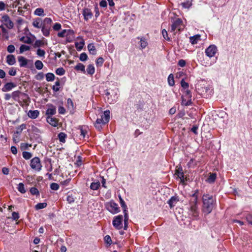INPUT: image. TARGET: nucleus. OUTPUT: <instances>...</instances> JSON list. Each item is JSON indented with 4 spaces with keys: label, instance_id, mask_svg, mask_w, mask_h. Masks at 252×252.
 Masks as SVG:
<instances>
[{
    "label": "nucleus",
    "instance_id": "1",
    "mask_svg": "<svg viewBox=\"0 0 252 252\" xmlns=\"http://www.w3.org/2000/svg\"><path fill=\"white\" fill-rule=\"evenodd\" d=\"M202 211L207 215L210 213L214 207V199L213 196L208 194H204L202 196Z\"/></svg>",
    "mask_w": 252,
    "mask_h": 252
},
{
    "label": "nucleus",
    "instance_id": "2",
    "mask_svg": "<svg viewBox=\"0 0 252 252\" xmlns=\"http://www.w3.org/2000/svg\"><path fill=\"white\" fill-rule=\"evenodd\" d=\"M123 216L120 215L113 218L112 224L113 226L118 230H120L123 228Z\"/></svg>",
    "mask_w": 252,
    "mask_h": 252
},
{
    "label": "nucleus",
    "instance_id": "3",
    "mask_svg": "<svg viewBox=\"0 0 252 252\" xmlns=\"http://www.w3.org/2000/svg\"><path fill=\"white\" fill-rule=\"evenodd\" d=\"M107 209L113 214L119 213L120 211L118 205L113 201H111L106 205Z\"/></svg>",
    "mask_w": 252,
    "mask_h": 252
},
{
    "label": "nucleus",
    "instance_id": "4",
    "mask_svg": "<svg viewBox=\"0 0 252 252\" xmlns=\"http://www.w3.org/2000/svg\"><path fill=\"white\" fill-rule=\"evenodd\" d=\"M30 166L32 169L39 171L42 167L39 158L34 157L32 158L31 160Z\"/></svg>",
    "mask_w": 252,
    "mask_h": 252
},
{
    "label": "nucleus",
    "instance_id": "5",
    "mask_svg": "<svg viewBox=\"0 0 252 252\" xmlns=\"http://www.w3.org/2000/svg\"><path fill=\"white\" fill-rule=\"evenodd\" d=\"M217 51V48L215 45L209 46L206 50V55L211 58L214 57Z\"/></svg>",
    "mask_w": 252,
    "mask_h": 252
},
{
    "label": "nucleus",
    "instance_id": "6",
    "mask_svg": "<svg viewBox=\"0 0 252 252\" xmlns=\"http://www.w3.org/2000/svg\"><path fill=\"white\" fill-rule=\"evenodd\" d=\"M183 25V21L180 18L176 19L171 25V31L174 32L176 29L181 31V26Z\"/></svg>",
    "mask_w": 252,
    "mask_h": 252
},
{
    "label": "nucleus",
    "instance_id": "7",
    "mask_svg": "<svg viewBox=\"0 0 252 252\" xmlns=\"http://www.w3.org/2000/svg\"><path fill=\"white\" fill-rule=\"evenodd\" d=\"M2 21L5 23V25L9 29H11L13 28L14 24L12 21L10 19L8 15H4L2 17Z\"/></svg>",
    "mask_w": 252,
    "mask_h": 252
},
{
    "label": "nucleus",
    "instance_id": "8",
    "mask_svg": "<svg viewBox=\"0 0 252 252\" xmlns=\"http://www.w3.org/2000/svg\"><path fill=\"white\" fill-rule=\"evenodd\" d=\"M82 14L84 16V20L86 21H88L91 19L93 16L91 10L88 8H84L82 11Z\"/></svg>",
    "mask_w": 252,
    "mask_h": 252
},
{
    "label": "nucleus",
    "instance_id": "9",
    "mask_svg": "<svg viewBox=\"0 0 252 252\" xmlns=\"http://www.w3.org/2000/svg\"><path fill=\"white\" fill-rule=\"evenodd\" d=\"M106 124V123L104 122L103 116H101V118H97L96 119L94 124V126L98 131H100L102 129V125H104Z\"/></svg>",
    "mask_w": 252,
    "mask_h": 252
},
{
    "label": "nucleus",
    "instance_id": "10",
    "mask_svg": "<svg viewBox=\"0 0 252 252\" xmlns=\"http://www.w3.org/2000/svg\"><path fill=\"white\" fill-rule=\"evenodd\" d=\"M175 175L177 176V177L180 179L181 182L184 183V174L183 171V168L180 166L175 170Z\"/></svg>",
    "mask_w": 252,
    "mask_h": 252
},
{
    "label": "nucleus",
    "instance_id": "11",
    "mask_svg": "<svg viewBox=\"0 0 252 252\" xmlns=\"http://www.w3.org/2000/svg\"><path fill=\"white\" fill-rule=\"evenodd\" d=\"M16 85L13 82H8L5 84L1 89L3 92H6L11 91L13 88H15Z\"/></svg>",
    "mask_w": 252,
    "mask_h": 252
},
{
    "label": "nucleus",
    "instance_id": "12",
    "mask_svg": "<svg viewBox=\"0 0 252 252\" xmlns=\"http://www.w3.org/2000/svg\"><path fill=\"white\" fill-rule=\"evenodd\" d=\"M56 113V107L53 104H50L49 108L46 111V115L47 116H52Z\"/></svg>",
    "mask_w": 252,
    "mask_h": 252
},
{
    "label": "nucleus",
    "instance_id": "13",
    "mask_svg": "<svg viewBox=\"0 0 252 252\" xmlns=\"http://www.w3.org/2000/svg\"><path fill=\"white\" fill-rule=\"evenodd\" d=\"M20 94H22L25 96H28V95L26 94L22 93L20 91H16L13 92L11 94V96H12V98L15 101H18Z\"/></svg>",
    "mask_w": 252,
    "mask_h": 252
},
{
    "label": "nucleus",
    "instance_id": "14",
    "mask_svg": "<svg viewBox=\"0 0 252 252\" xmlns=\"http://www.w3.org/2000/svg\"><path fill=\"white\" fill-rule=\"evenodd\" d=\"M179 201L178 197L177 196H172L170 199L167 201L170 208H172L175 204Z\"/></svg>",
    "mask_w": 252,
    "mask_h": 252
},
{
    "label": "nucleus",
    "instance_id": "15",
    "mask_svg": "<svg viewBox=\"0 0 252 252\" xmlns=\"http://www.w3.org/2000/svg\"><path fill=\"white\" fill-rule=\"evenodd\" d=\"M18 60L20 67H26L28 63L30 61L23 56H19Z\"/></svg>",
    "mask_w": 252,
    "mask_h": 252
},
{
    "label": "nucleus",
    "instance_id": "16",
    "mask_svg": "<svg viewBox=\"0 0 252 252\" xmlns=\"http://www.w3.org/2000/svg\"><path fill=\"white\" fill-rule=\"evenodd\" d=\"M46 120L50 125L53 126H58V120L54 117H52V116H47Z\"/></svg>",
    "mask_w": 252,
    "mask_h": 252
},
{
    "label": "nucleus",
    "instance_id": "17",
    "mask_svg": "<svg viewBox=\"0 0 252 252\" xmlns=\"http://www.w3.org/2000/svg\"><path fill=\"white\" fill-rule=\"evenodd\" d=\"M6 63L10 65L14 64L16 63L14 56L13 55H8L6 56Z\"/></svg>",
    "mask_w": 252,
    "mask_h": 252
},
{
    "label": "nucleus",
    "instance_id": "18",
    "mask_svg": "<svg viewBox=\"0 0 252 252\" xmlns=\"http://www.w3.org/2000/svg\"><path fill=\"white\" fill-rule=\"evenodd\" d=\"M51 27H49L48 26H46L45 25H42L41 27V31L43 33V34L45 36H49L50 35V32Z\"/></svg>",
    "mask_w": 252,
    "mask_h": 252
},
{
    "label": "nucleus",
    "instance_id": "19",
    "mask_svg": "<svg viewBox=\"0 0 252 252\" xmlns=\"http://www.w3.org/2000/svg\"><path fill=\"white\" fill-rule=\"evenodd\" d=\"M190 211L192 213V215L194 217H197L198 216L197 211V204L190 205Z\"/></svg>",
    "mask_w": 252,
    "mask_h": 252
},
{
    "label": "nucleus",
    "instance_id": "20",
    "mask_svg": "<svg viewBox=\"0 0 252 252\" xmlns=\"http://www.w3.org/2000/svg\"><path fill=\"white\" fill-rule=\"evenodd\" d=\"M39 112L38 110H30L28 113V116L32 119H36L39 115Z\"/></svg>",
    "mask_w": 252,
    "mask_h": 252
},
{
    "label": "nucleus",
    "instance_id": "21",
    "mask_svg": "<svg viewBox=\"0 0 252 252\" xmlns=\"http://www.w3.org/2000/svg\"><path fill=\"white\" fill-rule=\"evenodd\" d=\"M200 35L196 34L194 36H190L189 37V40L190 43L194 45L197 43L198 41L200 40Z\"/></svg>",
    "mask_w": 252,
    "mask_h": 252
},
{
    "label": "nucleus",
    "instance_id": "22",
    "mask_svg": "<svg viewBox=\"0 0 252 252\" xmlns=\"http://www.w3.org/2000/svg\"><path fill=\"white\" fill-rule=\"evenodd\" d=\"M27 125L25 124L21 125L19 126L16 127V130L14 132V133L20 135L22 131L26 128Z\"/></svg>",
    "mask_w": 252,
    "mask_h": 252
},
{
    "label": "nucleus",
    "instance_id": "23",
    "mask_svg": "<svg viewBox=\"0 0 252 252\" xmlns=\"http://www.w3.org/2000/svg\"><path fill=\"white\" fill-rule=\"evenodd\" d=\"M88 49L91 54L93 55L96 54V50L93 43H89L88 45Z\"/></svg>",
    "mask_w": 252,
    "mask_h": 252
},
{
    "label": "nucleus",
    "instance_id": "24",
    "mask_svg": "<svg viewBox=\"0 0 252 252\" xmlns=\"http://www.w3.org/2000/svg\"><path fill=\"white\" fill-rule=\"evenodd\" d=\"M217 177L216 173H210L209 176L208 177V178L206 180V181L209 183H213L215 182Z\"/></svg>",
    "mask_w": 252,
    "mask_h": 252
},
{
    "label": "nucleus",
    "instance_id": "25",
    "mask_svg": "<svg viewBox=\"0 0 252 252\" xmlns=\"http://www.w3.org/2000/svg\"><path fill=\"white\" fill-rule=\"evenodd\" d=\"M119 198L120 199V203L121 206L123 209L124 214H125V212L128 213L127 206H126L125 202L124 201V200L123 199V198H122V197L120 195L119 196Z\"/></svg>",
    "mask_w": 252,
    "mask_h": 252
},
{
    "label": "nucleus",
    "instance_id": "26",
    "mask_svg": "<svg viewBox=\"0 0 252 252\" xmlns=\"http://www.w3.org/2000/svg\"><path fill=\"white\" fill-rule=\"evenodd\" d=\"M32 25L37 28H41L42 26V20L40 18H37L34 20L32 23Z\"/></svg>",
    "mask_w": 252,
    "mask_h": 252
},
{
    "label": "nucleus",
    "instance_id": "27",
    "mask_svg": "<svg viewBox=\"0 0 252 252\" xmlns=\"http://www.w3.org/2000/svg\"><path fill=\"white\" fill-rule=\"evenodd\" d=\"M84 44L85 41L82 38H81V41L79 43L75 42V47L78 51H81L83 49Z\"/></svg>",
    "mask_w": 252,
    "mask_h": 252
},
{
    "label": "nucleus",
    "instance_id": "28",
    "mask_svg": "<svg viewBox=\"0 0 252 252\" xmlns=\"http://www.w3.org/2000/svg\"><path fill=\"white\" fill-rule=\"evenodd\" d=\"M95 68L93 64H90L88 65L87 68V72L88 74L92 75L94 74Z\"/></svg>",
    "mask_w": 252,
    "mask_h": 252
},
{
    "label": "nucleus",
    "instance_id": "29",
    "mask_svg": "<svg viewBox=\"0 0 252 252\" xmlns=\"http://www.w3.org/2000/svg\"><path fill=\"white\" fill-rule=\"evenodd\" d=\"M66 136V134L63 132H60L58 135V137L60 141L62 143H65Z\"/></svg>",
    "mask_w": 252,
    "mask_h": 252
},
{
    "label": "nucleus",
    "instance_id": "30",
    "mask_svg": "<svg viewBox=\"0 0 252 252\" xmlns=\"http://www.w3.org/2000/svg\"><path fill=\"white\" fill-rule=\"evenodd\" d=\"M20 41L21 42H23L24 43L27 44H32V40L31 37L28 36H22L20 38Z\"/></svg>",
    "mask_w": 252,
    "mask_h": 252
},
{
    "label": "nucleus",
    "instance_id": "31",
    "mask_svg": "<svg viewBox=\"0 0 252 252\" xmlns=\"http://www.w3.org/2000/svg\"><path fill=\"white\" fill-rule=\"evenodd\" d=\"M85 65L81 63H78L77 64V65L74 67V69L76 70H80L82 71L83 73H85Z\"/></svg>",
    "mask_w": 252,
    "mask_h": 252
},
{
    "label": "nucleus",
    "instance_id": "32",
    "mask_svg": "<svg viewBox=\"0 0 252 252\" xmlns=\"http://www.w3.org/2000/svg\"><path fill=\"white\" fill-rule=\"evenodd\" d=\"M100 187V184L99 182H93L90 185V189L92 190H97Z\"/></svg>",
    "mask_w": 252,
    "mask_h": 252
},
{
    "label": "nucleus",
    "instance_id": "33",
    "mask_svg": "<svg viewBox=\"0 0 252 252\" xmlns=\"http://www.w3.org/2000/svg\"><path fill=\"white\" fill-rule=\"evenodd\" d=\"M137 38L140 39V47H141V49L145 48L148 45V43H147L146 39L143 37H142L141 38L137 37Z\"/></svg>",
    "mask_w": 252,
    "mask_h": 252
},
{
    "label": "nucleus",
    "instance_id": "34",
    "mask_svg": "<svg viewBox=\"0 0 252 252\" xmlns=\"http://www.w3.org/2000/svg\"><path fill=\"white\" fill-rule=\"evenodd\" d=\"M182 105L185 106H189L191 104V99H188L187 100L186 99L184 98L183 96H182Z\"/></svg>",
    "mask_w": 252,
    "mask_h": 252
},
{
    "label": "nucleus",
    "instance_id": "35",
    "mask_svg": "<svg viewBox=\"0 0 252 252\" xmlns=\"http://www.w3.org/2000/svg\"><path fill=\"white\" fill-rule=\"evenodd\" d=\"M104 122L107 123L109 121L110 119V111L109 110H106L104 112V115L102 116Z\"/></svg>",
    "mask_w": 252,
    "mask_h": 252
},
{
    "label": "nucleus",
    "instance_id": "36",
    "mask_svg": "<svg viewBox=\"0 0 252 252\" xmlns=\"http://www.w3.org/2000/svg\"><path fill=\"white\" fill-rule=\"evenodd\" d=\"M128 223V213L125 212L124 214V229L126 230Z\"/></svg>",
    "mask_w": 252,
    "mask_h": 252
},
{
    "label": "nucleus",
    "instance_id": "37",
    "mask_svg": "<svg viewBox=\"0 0 252 252\" xmlns=\"http://www.w3.org/2000/svg\"><path fill=\"white\" fill-rule=\"evenodd\" d=\"M45 43L44 42L41 40H36L33 45L34 48L39 47L43 46Z\"/></svg>",
    "mask_w": 252,
    "mask_h": 252
},
{
    "label": "nucleus",
    "instance_id": "38",
    "mask_svg": "<svg viewBox=\"0 0 252 252\" xmlns=\"http://www.w3.org/2000/svg\"><path fill=\"white\" fill-rule=\"evenodd\" d=\"M30 49V47L29 46L22 44L21 45L20 49H19V53L20 54L23 53L25 51H28Z\"/></svg>",
    "mask_w": 252,
    "mask_h": 252
},
{
    "label": "nucleus",
    "instance_id": "39",
    "mask_svg": "<svg viewBox=\"0 0 252 252\" xmlns=\"http://www.w3.org/2000/svg\"><path fill=\"white\" fill-rule=\"evenodd\" d=\"M168 83L169 86H173L175 84L174 76L172 74H170L168 77Z\"/></svg>",
    "mask_w": 252,
    "mask_h": 252
},
{
    "label": "nucleus",
    "instance_id": "40",
    "mask_svg": "<svg viewBox=\"0 0 252 252\" xmlns=\"http://www.w3.org/2000/svg\"><path fill=\"white\" fill-rule=\"evenodd\" d=\"M52 20L50 18H45L42 22V25H45L49 27H51Z\"/></svg>",
    "mask_w": 252,
    "mask_h": 252
},
{
    "label": "nucleus",
    "instance_id": "41",
    "mask_svg": "<svg viewBox=\"0 0 252 252\" xmlns=\"http://www.w3.org/2000/svg\"><path fill=\"white\" fill-rule=\"evenodd\" d=\"M55 77L54 74L52 73H47L46 74V79L48 82L54 81Z\"/></svg>",
    "mask_w": 252,
    "mask_h": 252
},
{
    "label": "nucleus",
    "instance_id": "42",
    "mask_svg": "<svg viewBox=\"0 0 252 252\" xmlns=\"http://www.w3.org/2000/svg\"><path fill=\"white\" fill-rule=\"evenodd\" d=\"M34 14L37 16H44V9L42 8H38L35 9L34 12Z\"/></svg>",
    "mask_w": 252,
    "mask_h": 252
},
{
    "label": "nucleus",
    "instance_id": "43",
    "mask_svg": "<svg viewBox=\"0 0 252 252\" xmlns=\"http://www.w3.org/2000/svg\"><path fill=\"white\" fill-rule=\"evenodd\" d=\"M47 206V204L46 202L38 203L35 205V208L36 210H40L46 207Z\"/></svg>",
    "mask_w": 252,
    "mask_h": 252
},
{
    "label": "nucleus",
    "instance_id": "44",
    "mask_svg": "<svg viewBox=\"0 0 252 252\" xmlns=\"http://www.w3.org/2000/svg\"><path fill=\"white\" fill-rule=\"evenodd\" d=\"M30 191L32 195H35L36 196L39 195V192L35 187H32L30 189Z\"/></svg>",
    "mask_w": 252,
    "mask_h": 252
},
{
    "label": "nucleus",
    "instance_id": "45",
    "mask_svg": "<svg viewBox=\"0 0 252 252\" xmlns=\"http://www.w3.org/2000/svg\"><path fill=\"white\" fill-rule=\"evenodd\" d=\"M17 189L19 192L22 193H24L26 192L25 189L24 185L22 183H20L18 184Z\"/></svg>",
    "mask_w": 252,
    "mask_h": 252
},
{
    "label": "nucleus",
    "instance_id": "46",
    "mask_svg": "<svg viewBox=\"0 0 252 252\" xmlns=\"http://www.w3.org/2000/svg\"><path fill=\"white\" fill-rule=\"evenodd\" d=\"M23 157L25 159H29L32 157V154L29 152L24 151L22 153Z\"/></svg>",
    "mask_w": 252,
    "mask_h": 252
},
{
    "label": "nucleus",
    "instance_id": "47",
    "mask_svg": "<svg viewBox=\"0 0 252 252\" xmlns=\"http://www.w3.org/2000/svg\"><path fill=\"white\" fill-rule=\"evenodd\" d=\"M35 66L36 69L38 70L41 69L43 67V64L42 62L39 60H37L35 62Z\"/></svg>",
    "mask_w": 252,
    "mask_h": 252
},
{
    "label": "nucleus",
    "instance_id": "48",
    "mask_svg": "<svg viewBox=\"0 0 252 252\" xmlns=\"http://www.w3.org/2000/svg\"><path fill=\"white\" fill-rule=\"evenodd\" d=\"M31 131L36 135H39L41 133L40 130L34 126H32Z\"/></svg>",
    "mask_w": 252,
    "mask_h": 252
},
{
    "label": "nucleus",
    "instance_id": "49",
    "mask_svg": "<svg viewBox=\"0 0 252 252\" xmlns=\"http://www.w3.org/2000/svg\"><path fill=\"white\" fill-rule=\"evenodd\" d=\"M0 28L1 29L3 36H4L6 39H8L9 36L7 30L2 25L0 26Z\"/></svg>",
    "mask_w": 252,
    "mask_h": 252
},
{
    "label": "nucleus",
    "instance_id": "50",
    "mask_svg": "<svg viewBox=\"0 0 252 252\" xmlns=\"http://www.w3.org/2000/svg\"><path fill=\"white\" fill-rule=\"evenodd\" d=\"M181 5L184 8H189L192 5V3L189 0H187L185 2H182Z\"/></svg>",
    "mask_w": 252,
    "mask_h": 252
},
{
    "label": "nucleus",
    "instance_id": "51",
    "mask_svg": "<svg viewBox=\"0 0 252 252\" xmlns=\"http://www.w3.org/2000/svg\"><path fill=\"white\" fill-rule=\"evenodd\" d=\"M65 72V70L63 67H59L56 70V73L59 75H63Z\"/></svg>",
    "mask_w": 252,
    "mask_h": 252
},
{
    "label": "nucleus",
    "instance_id": "52",
    "mask_svg": "<svg viewBox=\"0 0 252 252\" xmlns=\"http://www.w3.org/2000/svg\"><path fill=\"white\" fill-rule=\"evenodd\" d=\"M88 59V56L86 53H82L80 54L79 57V60L81 61L84 62Z\"/></svg>",
    "mask_w": 252,
    "mask_h": 252
},
{
    "label": "nucleus",
    "instance_id": "53",
    "mask_svg": "<svg viewBox=\"0 0 252 252\" xmlns=\"http://www.w3.org/2000/svg\"><path fill=\"white\" fill-rule=\"evenodd\" d=\"M31 146H32L31 144L22 143L21 144L20 149L22 151L28 149L29 147H31Z\"/></svg>",
    "mask_w": 252,
    "mask_h": 252
},
{
    "label": "nucleus",
    "instance_id": "54",
    "mask_svg": "<svg viewBox=\"0 0 252 252\" xmlns=\"http://www.w3.org/2000/svg\"><path fill=\"white\" fill-rule=\"evenodd\" d=\"M25 0H16L14 2L13 6L16 7L17 6H18L19 5H20L22 6L25 3Z\"/></svg>",
    "mask_w": 252,
    "mask_h": 252
},
{
    "label": "nucleus",
    "instance_id": "55",
    "mask_svg": "<svg viewBox=\"0 0 252 252\" xmlns=\"http://www.w3.org/2000/svg\"><path fill=\"white\" fill-rule=\"evenodd\" d=\"M104 62V59L102 57H99L96 61V64L97 66H101Z\"/></svg>",
    "mask_w": 252,
    "mask_h": 252
},
{
    "label": "nucleus",
    "instance_id": "56",
    "mask_svg": "<svg viewBox=\"0 0 252 252\" xmlns=\"http://www.w3.org/2000/svg\"><path fill=\"white\" fill-rule=\"evenodd\" d=\"M181 85L182 87L184 89H188L189 85V84L185 81L184 79H182L181 81Z\"/></svg>",
    "mask_w": 252,
    "mask_h": 252
},
{
    "label": "nucleus",
    "instance_id": "57",
    "mask_svg": "<svg viewBox=\"0 0 252 252\" xmlns=\"http://www.w3.org/2000/svg\"><path fill=\"white\" fill-rule=\"evenodd\" d=\"M162 34L163 38L165 39H166V40H168V41H170V40L169 37L168 36L167 32L165 29H163L162 31Z\"/></svg>",
    "mask_w": 252,
    "mask_h": 252
},
{
    "label": "nucleus",
    "instance_id": "58",
    "mask_svg": "<svg viewBox=\"0 0 252 252\" xmlns=\"http://www.w3.org/2000/svg\"><path fill=\"white\" fill-rule=\"evenodd\" d=\"M50 188L54 190H57L59 188V186L56 183H53L50 185Z\"/></svg>",
    "mask_w": 252,
    "mask_h": 252
},
{
    "label": "nucleus",
    "instance_id": "59",
    "mask_svg": "<svg viewBox=\"0 0 252 252\" xmlns=\"http://www.w3.org/2000/svg\"><path fill=\"white\" fill-rule=\"evenodd\" d=\"M104 241L106 243L109 244V245H110L112 244V240L111 237L108 235H107L105 236Z\"/></svg>",
    "mask_w": 252,
    "mask_h": 252
},
{
    "label": "nucleus",
    "instance_id": "60",
    "mask_svg": "<svg viewBox=\"0 0 252 252\" xmlns=\"http://www.w3.org/2000/svg\"><path fill=\"white\" fill-rule=\"evenodd\" d=\"M184 93L185 94V96L187 97V99H191L192 95L191 94V92L189 90H188V89H186Z\"/></svg>",
    "mask_w": 252,
    "mask_h": 252
},
{
    "label": "nucleus",
    "instance_id": "61",
    "mask_svg": "<svg viewBox=\"0 0 252 252\" xmlns=\"http://www.w3.org/2000/svg\"><path fill=\"white\" fill-rule=\"evenodd\" d=\"M20 135L16 134L13 133V141L15 143H17L20 141Z\"/></svg>",
    "mask_w": 252,
    "mask_h": 252
},
{
    "label": "nucleus",
    "instance_id": "62",
    "mask_svg": "<svg viewBox=\"0 0 252 252\" xmlns=\"http://www.w3.org/2000/svg\"><path fill=\"white\" fill-rule=\"evenodd\" d=\"M37 55L39 57H44L45 54V52L44 50L38 49L37 50Z\"/></svg>",
    "mask_w": 252,
    "mask_h": 252
},
{
    "label": "nucleus",
    "instance_id": "63",
    "mask_svg": "<svg viewBox=\"0 0 252 252\" xmlns=\"http://www.w3.org/2000/svg\"><path fill=\"white\" fill-rule=\"evenodd\" d=\"M15 47L13 45H8V47H7V51L9 53H13L14 52V51H15Z\"/></svg>",
    "mask_w": 252,
    "mask_h": 252
},
{
    "label": "nucleus",
    "instance_id": "64",
    "mask_svg": "<svg viewBox=\"0 0 252 252\" xmlns=\"http://www.w3.org/2000/svg\"><path fill=\"white\" fill-rule=\"evenodd\" d=\"M246 219L249 223L251 224L252 225V214H248L246 216Z\"/></svg>",
    "mask_w": 252,
    "mask_h": 252
}]
</instances>
